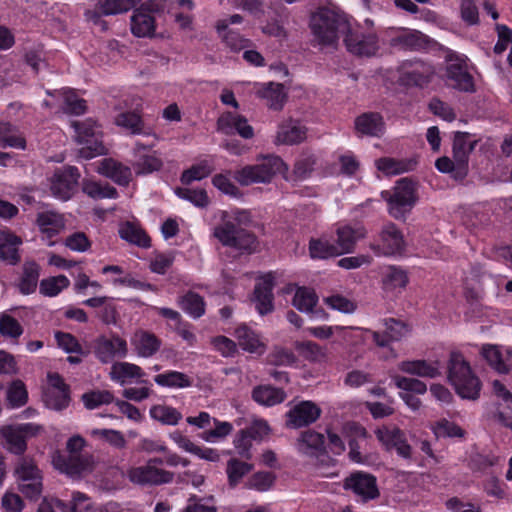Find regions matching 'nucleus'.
I'll return each instance as SVG.
<instances>
[{
	"mask_svg": "<svg viewBox=\"0 0 512 512\" xmlns=\"http://www.w3.org/2000/svg\"><path fill=\"white\" fill-rule=\"evenodd\" d=\"M381 196L388 204L389 214L404 219L417 202L416 184L409 178H401L392 192L382 191Z\"/></svg>",
	"mask_w": 512,
	"mask_h": 512,
	"instance_id": "5",
	"label": "nucleus"
},
{
	"mask_svg": "<svg viewBox=\"0 0 512 512\" xmlns=\"http://www.w3.org/2000/svg\"><path fill=\"white\" fill-rule=\"evenodd\" d=\"M28 393L21 380L14 381L7 391V400L12 407H21L26 404Z\"/></svg>",
	"mask_w": 512,
	"mask_h": 512,
	"instance_id": "63",
	"label": "nucleus"
},
{
	"mask_svg": "<svg viewBox=\"0 0 512 512\" xmlns=\"http://www.w3.org/2000/svg\"><path fill=\"white\" fill-rule=\"evenodd\" d=\"M217 129L226 135L237 133L245 139H251L254 136L253 127L248 124L247 119L232 112H225L218 118Z\"/></svg>",
	"mask_w": 512,
	"mask_h": 512,
	"instance_id": "21",
	"label": "nucleus"
},
{
	"mask_svg": "<svg viewBox=\"0 0 512 512\" xmlns=\"http://www.w3.org/2000/svg\"><path fill=\"white\" fill-rule=\"evenodd\" d=\"M154 143L137 142L134 147L135 160L132 167L136 175H147L161 169L163 162L155 151H150Z\"/></svg>",
	"mask_w": 512,
	"mask_h": 512,
	"instance_id": "17",
	"label": "nucleus"
},
{
	"mask_svg": "<svg viewBox=\"0 0 512 512\" xmlns=\"http://www.w3.org/2000/svg\"><path fill=\"white\" fill-rule=\"evenodd\" d=\"M144 375L145 373L140 366L129 362L114 363L110 371L111 379L121 384H124L126 379L141 378Z\"/></svg>",
	"mask_w": 512,
	"mask_h": 512,
	"instance_id": "40",
	"label": "nucleus"
},
{
	"mask_svg": "<svg viewBox=\"0 0 512 512\" xmlns=\"http://www.w3.org/2000/svg\"><path fill=\"white\" fill-rule=\"evenodd\" d=\"M253 465L241 461L237 458H231L227 462L226 473L231 487H235L242 478L252 471Z\"/></svg>",
	"mask_w": 512,
	"mask_h": 512,
	"instance_id": "51",
	"label": "nucleus"
},
{
	"mask_svg": "<svg viewBox=\"0 0 512 512\" xmlns=\"http://www.w3.org/2000/svg\"><path fill=\"white\" fill-rule=\"evenodd\" d=\"M435 74L433 66L422 61H416L413 70L408 72V79L416 86H424L431 81Z\"/></svg>",
	"mask_w": 512,
	"mask_h": 512,
	"instance_id": "55",
	"label": "nucleus"
},
{
	"mask_svg": "<svg viewBox=\"0 0 512 512\" xmlns=\"http://www.w3.org/2000/svg\"><path fill=\"white\" fill-rule=\"evenodd\" d=\"M322 409L313 401L302 400L290 404L286 412L285 425L290 429H300L315 423L321 416Z\"/></svg>",
	"mask_w": 512,
	"mask_h": 512,
	"instance_id": "11",
	"label": "nucleus"
},
{
	"mask_svg": "<svg viewBox=\"0 0 512 512\" xmlns=\"http://www.w3.org/2000/svg\"><path fill=\"white\" fill-rule=\"evenodd\" d=\"M120 237L132 244L139 247L148 248L150 247V238L140 227L126 223L119 230Z\"/></svg>",
	"mask_w": 512,
	"mask_h": 512,
	"instance_id": "48",
	"label": "nucleus"
},
{
	"mask_svg": "<svg viewBox=\"0 0 512 512\" xmlns=\"http://www.w3.org/2000/svg\"><path fill=\"white\" fill-rule=\"evenodd\" d=\"M367 231L362 225L340 226L336 230V248L340 255L351 253L354 251L358 240L365 238Z\"/></svg>",
	"mask_w": 512,
	"mask_h": 512,
	"instance_id": "23",
	"label": "nucleus"
},
{
	"mask_svg": "<svg viewBox=\"0 0 512 512\" xmlns=\"http://www.w3.org/2000/svg\"><path fill=\"white\" fill-rule=\"evenodd\" d=\"M131 344L138 356L149 358L158 352L161 340L154 333L140 329L134 333Z\"/></svg>",
	"mask_w": 512,
	"mask_h": 512,
	"instance_id": "27",
	"label": "nucleus"
},
{
	"mask_svg": "<svg viewBox=\"0 0 512 512\" xmlns=\"http://www.w3.org/2000/svg\"><path fill=\"white\" fill-rule=\"evenodd\" d=\"M21 244L22 240L20 237L11 233H4L2 241L0 242V259L10 264L19 262L20 256L18 254V247Z\"/></svg>",
	"mask_w": 512,
	"mask_h": 512,
	"instance_id": "41",
	"label": "nucleus"
},
{
	"mask_svg": "<svg viewBox=\"0 0 512 512\" xmlns=\"http://www.w3.org/2000/svg\"><path fill=\"white\" fill-rule=\"evenodd\" d=\"M287 398L282 388L271 385H258L252 390V399L260 405L271 407L281 404Z\"/></svg>",
	"mask_w": 512,
	"mask_h": 512,
	"instance_id": "30",
	"label": "nucleus"
},
{
	"mask_svg": "<svg viewBox=\"0 0 512 512\" xmlns=\"http://www.w3.org/2000/svg\"><path fill=\"white\" fill-rule=\"evenodd\" d=\"M91 435L94 437L101 438L108 442L111 446L117 449H123L126 447V439L122 432L113 429H94L91 431Z\"/></svg>",
	"mask_w": 512,
	"mask_h": 512,
	"instance_id": "62",
	"label": "nucleus"
},
{
	"mask_svg": "<svg viewBox=\"0 0 512 512\" xmlns=\"http://www.w3.org/2000/svg\"><path fill=\"white\" fill-rule=\"evenodd\" d=\"M262 97L267 100L270 109L281 110L286 101L284 86L280 83H269L262 90Z\"/></svg>",
	"mask_w": 512,
	"mask_h": 512,
	"instance_id": "49",
	"label": "nucleus"
},
{
	"mask_svg": "<svg viewBox=\"0 0 512 512\" xmlns=\"http://www.w3.org/2000/svg\"><path fill=\"white\" fill-rule=\"evenodd\" d=\"M445 84L460 92L473 93L476 91L474 78L468 70L464 59L459 57L449 58L443 75Z\"/></svg>",
	"mask_w": 512,
	"mask_h": 512,
	"instance_id": "7",
	"label": "nucleus"
},
{
	"mask_svg": "<svg viewBox=\"0 0 512 512\" xmlns=\"http://www.w3.org/2000/svg\"><path fill=\"white\" fill-rule=\"evenodd\" d=\"M40 275V267L35 262H26L23 265V274L19 282V290L23 294H31L36 290Z\"/></svg>",
	"mask_w": 512,
	"mask_h": 512,
	"instance_id": "44",
	"label": "nucleus"
},
{
	"mask_svg": "<svg viewBox=\"0 0 512 512\" xmlns=\"http://www.w3.org/2000/svg\"><path fill=\"white\" fill-rule=\"evenodd\" d=\"M72 127L76 132L77 142L83 145L79 150L81 157L92 159L106 154V148L102 141V132L95 121L92 119L74 121Z\"/></svg>",
	"mask_w": 512,
	"mask_h": 512,
	"instance_id": "6",
	"label": "nucleus"
},
{
	"mask_svg": "<svg viewBox=\"0 0 512 512\" xmlns=\"http://www.w3.org/2000/svg\"><path fill=\"white\" fill-rule=\"evenodd\" d=\"M307 128L297 120H286L282 122L275 137L277 145H295L306 139Z\"/></svg>",
	"mask_w": 512,
	"mask_h": 512,
	"instance_id": "25",
	"label": "nucleus"
},
{
	"mask_svg": "<svg viewBox=\"0 0 512 512\" xmlns=\"http://www.w3.org/2000/svg\"><path fill=\"white\" fill-rule=\"evenodd\" d=\"M69 284V279L64 275L43 279L40 282V293L45 296L53 297L58 295L64 288H67Z\"/></svg>",
	"mask_w": 512,
	"mask_h": 512,
	"instance_id": "56",
	"label": "nucleus"
},
{
	"mask_svg": "<svg viewBox=\"0 0 512 512\" xmlns=\"http://www.w3.org/2000/svg\"><path fill=\"white\" fill-rule=\"evenodd\" d=\"M344 43L347 50L358 56H372L378 51V37L374 33L349 32L344 34Z\"/></svg>",
	"mask_w": 512,
	"mask_h": 512,
	"instance_id": "18",
	"label": "nucleus"
},
{
	"mask_svg": "<svg viewBox=\"0 0 512 512\" xmlns=\"http://www.w3.org/2000/svg\"><path fill=\"white\" fill-rule=\"evenodd\" d=\"M157 9V5L152 1L145 3L133 12L131 31L136 37H151L154 34L155 18L151 12Z\"/></svg>",
	"mask_w": 512,
	"mask_h": 512,
	"instance_id": "19",
	"label": "nucleus"
},
{
	"mask_svg": "<svg viewBox=\"0 0 512 512\" xmlns=\"http://www.w3.org/2000/svg\"><path fill=\"white\" fill-rule=\"evenodd\" d=\"M0 147L26 149V140L24 136L10 123H0Z\"/></svg>",
	"mask_w": 512,
	"mask_h": 512,
	"instance_id": "39",
	"label": "nucleus"
},
{
	"mask_svg": "<svg viewBox=\"0 0 512 512\" xmlns=\"http://www.w3.org/2000/svg\"><path fill=\"white\" fill-rule=\"evenodd\" d=\"M157 385L168 388H187L192 385V379L179 371H166L154 377Z\"/></svg>",
	"mask_w": 512,
	"mask_h": 512,
	"instance_id": "43",
	"label": "nucleus"
},
{
	"mask_svg": "<svg viewBox=\"0 0 512 512\" xmlns=\"http://www.w3.org/2000/svg\"><path fill=\"white\" fill-rule=\"evenodd\" d=\"M287 170V165L279 156L268 155L256 164L236 170L233 177L240 185L249 186L254 183H269L275 175Z\"/></svg>",
	"mask_w": 512,
	"mask_h": 512,
	"instance_id": "4",
	"label": "nucleus"
},
{
	"mask_svg": "<svg viewBox=\"0 0 512 512\" xmlns=\"http://www.w3.org/2000/svg\"><path fill=\"white\" fill-rule=\"evenodd\" d=\"M213 171V168L208 161L203 160L200 163L191 166L185 170L181 175V182L185 185L190 184L193 181H199L209 176Z\"/></svg>",
	"mask_w": 512,
	"mask_h": 512,
	"instance_id": "57",
	"label": "nucleus"
},
{
	"mask_svg": "<svg viewBox=\"0 0 512 512\" xmlns=\"http://www.w3.org/2000/svg\"><path fill=\"white\" fill-rule=\"evenodd\" d=\"M239 346L249 353H263L264 344L260 341L258 335L249 327L242 325L235 330Z\"/></svg>",
	"mask_w": 512,
	"mask_h": 512,
	"instance_id": "35",
	"label": "nucleus"
},
{
	"mask_svg": "<svg viewBox=\"0 0 512 512\" xmlns=\"http://www.w3.org/2000/svg\"><path fill=\"white\" fill-rule=\"evenodd\" d=\"M251 222L250 213L236 210L223 212L221 222L213 229V236L223 245L238 251L240 254H252L257 250L258 240L255 234L247 229Z\"/></svg>",
	"mask_w": 512,
	"mask_h": 512,
	"instance_id": "1",
	"label": "nucleus"
},
{
	"mask_svg": "<svg viewBox=\"0 0 512 512\" xmlns=\"http://www.w3.org/2000/svg\"><path fill=\"white\" fill-rule=\"evenodd\" d=\"M405 247L404 236L392 222L384 224L378 234V242L370 243L369 248L377 256L400 254Z\"/></svg>",
	"mask_w": 512,
	"mask_h": 512,
	"instance_id": "8",
	"label": "nucleus"
},
{
	"mask_svg": "<svg viewBox=\"0 0 512 512\" xmlns=\"http://www.w3.org/2000/svg\"><path fill=\"white\" fill-rule=\"evenodd\" d=\"M447 378L462 398L475 400L479 397L481 383L462 354L458 352L450 354Z\"/></svg>",
	"mask_w": 512,
	"mask_h": 512,
	"instance_id": "3",
	"label": "nucleus"
},
{
	"mask_svg": "<svg viewBox=\"0 0 512 512\" xmlns=\"http://www.w3.org/2000/svg\"><path fill=\"white\" fill-rule=\"evenodd\" d=\"M82 401L87 409L92 410L101 405L114 402V396L108 390H95L84 393L82 395Z\"/></svg>",
	"mask_w": 512,
	"mask_h": 512,
	"instance_id": "58",
	"label": "nucleus"
},
{
	"mask_svg": "<svg viewBox=\"0 0 512 512\" xmlns=\"http://www.w3.org/2000/svg\"><path fill=\"white\" fill-rule=\"evenodd\" d=\"M50 96L60 95L64 101L63 110L66 113L80 115L86 111V101L79 98L72 90L55 91L51 93L47 91Z\"/></svg>",
	"mask_w": 512,
	"mask_h": 512,
	"instance_id": "46",
	"label": "nucleus"
},
{
	"mask_svg": "<svg viewBox=\"0 0 512 512\" xmlns=\"http://www.w3.org/2000/svg\"><path fill=\"white\" fill-rule=\"evenodd\" d=\"M296 360L291 350L282 347H275L267 356V363L273 366H291Z\"/></svg>",
	"mask_w": 512,
	"mask_h": 512,
	"instance_id": "59",
	"label": "nucleus"
},
{
	"mask_svg": "<svg viewBox=\"0 0 512 512\" xmlns=\"http://www.w3.org/2000/svg\"><path fill=\"white\" fill-rule=\"evenodd\" d=\"M309 255L312 259L325 260L340 256L335 243L326 238H311L309 241Z\"/></svg>",
	"mask_w": 512,
	"mask_h": 512,
	"instance_id": "38",
	"label": "nucleus"
},
{
	"mask_svg": "<svg viewBox=\"0 0 512 512\" xmlns=\"http://www.w3.org/2000/svg\"><path fill=\"white\" fill-rule=\"evenodd\" d=\"M36 223L40 231L48 238L57 235L64 228L62 215L53 211L38 213Z\"/></svg>",
	"mask_w": 512,
	"mask_h": 512,
	"instance_id": "33",
	"label": "nucleus"
},
{
	"mask_svg": "<svg viewBox=\"0 0 512 512\" xmlns=\"http://www.w3.org/2000/svg\"><path fill=\"white\" fill-rule=\"evenodd\" d=\"M82 191L93 199H115L118 197L116 188L108 184L102 185L95 181H84Z\"/></svg>",
	"mask_w": 512,
	"mask_h": 512,
	"instance_id": "52",
	"label": "nucleus"
},
{
	"mask_svg": "<svg viewBox=\"0 0 512 512\" xmlns=\"http://www.w3.org/2000/svg\"><path fill=\"white\" fill-rule=\"evenodd\" d=\"M70 402L69 391L65 390H47L45 393V404L53 410H63Z\"/></svg>",
	"mask_w": 512,
	"mask_h": 512,
	"instance_id": "60",
	"label": "nucleus"
},
{
	"mask_svg": "<svg viewBox=\"0 0 512 512\" xmlns=\"http://www.w3.org/2000/svg\"><path fill=\"white\" fill-rule=\"evenodd\" d=\"M324 435L313 430H307L301 433L298 440L299 450L305 454H316L324 449Z\"/></svg>",
	"mask_w": 512,
	"mask_h": 512,
	"instance_id": "42",
	"label": "nucleus"
},
{
	"mask_svg": "<svg viewBox=\"0 0 512 512\" xmlns=\"http://www.w3.org/2000/svg\"><path fill=\"white\" fill-rule=\"evenodd\" d=\"M318 302V296L313 289L300 287L296 290L292 303L300 312L311 313Z\"/></svg>",
	"mask_w": 512,
	"mask_h": 512,
	"instance_id": "45",
	"label": "nucleus"
},
{
	"mask_svg": "<svg viewBox=\"0 0 512 512\" xmlns=\"http://www.w3.org/2000/svg\"><path fill=\"white\" fill-rule=\"evenodd\" d=\"M343 487L350 490L363 503L377 499L380 492L374 475L365 472H354L345 480Z\"/></svg>",
	"mask_w": 512,
	"mask_h": 512,
	"instance_id": "13",
	"label": "nucleus"
},
{
	"mask_svg": "<svg viewBox=\"0 0 512 512\" xmlns=\"http://www.w3.org/2000/svg\"><path fill=\"white\" fill-rule=\"evenodd\" d=\"M398 369L410 375L422 378H436L441 375L439 363L437 361L428 362L426 360H406L398 364Z\"/></svg>",
	"mask_w": 512,
	"mask_h": 512,
	"instance_id": "28",
	"label": "nucleus"
},
{
	"mask_svg": "<svg viewBox=\"0 0 512 512\" xmlns=\"http://www.w3.org/2000/svg\"><path fill=\"white\" fill-rule=\"evenodd\" d=\"M379 442L387 451L395 449L397 454L404 459L412 458V447L408 444L405 433L396 426H382L375 431Z\"/></svg>",
	"mask_w": 512,
	"mask_h": 512,
	"instance_id": "14",
	"label": "nucleus"
},
{
	"mask_svg": "<svg viewBox=\"0 0 512 512\" xmlns=\"http://www.w3.org/2000/svg\"><path fill=\"white\" fill-rule=\"evenodd\" d=\"M179 307L194 319H198L205 313V301L199 294L189 291L177 300Z\"/></svg>",
	"mask_w": 512,
	"mask_h": 512,
	"instance_id": "36",
	"label": "nucleus"
},
{
	"mask_svg": "<svg viewBox=\"0 0 512 512\" xmlns=\"http://www.w3.org/2000/svg\"><path fill=\"white\" fill-rule=\"evenodd\" d=\"M418 164L417 158L396 159L391 157H382L375 161L379 171L385 175H398L413 171Z\"/></svg>",
	"mask_w": 512,
	"mask_h": 512,
	"instance_id": "29",
	"label": "nucleus"
},
{
	"mask_svg": "<svg viewBox=\"0 0 512 512\" xmlns=\"http://www.w3.org/2000/svg\"><path fill=\"white\" fill-rule=\"evenodd\" d=\"M274 276L268 273L261 277L260 281L255 285L254 301L256 309L261 315H266L273 311V290Z\"/></svg>",
	"mask_w": 512,
	"mask_h": 512,
	"instance_id": "24",
	"label": "nucleus"
},
{
	"mask_svg": "<svg viewBox=\"0 0 512 512\" xmlns=\"http://www.w3.org/2000/svg\"><path fill=\"white\" fill-rule=\"evenodd\" d=\"M408 281L407 272L396 266H388L382 277L383 288L386 291L404 289L407 286Z\"/></svg>",
	"mask_w": 512,
	"mask_h": 512,
	"instance_id": "37",
	"label": "nucleus"
},
{
	"mask_svg": "<svg viewBox=\"0 0 512 512\" xmlns=\"http://www.w3.org/2000/svg\"><path fill=\"white\" fill-rule=\"evenodd\" d=\"M389 45L404 51H420L429 45V38L422 32L404 27H391L386 31Z\"/></svg>",
	"mask_w": 512,
	"mask_h": 512,
	"instance_id": "10",
	"label": "nucleus"
},
{
	"mask_svg": "<svg viewBox=\"0 0 512 512\" xmlns=\"http://www.w3.org/2000/svg\"><path fill=\"white\" fill-rule=\"evenodd\" d=\"M43 427L36 423H23L1 428L7 449L14 454H23L27 448L26 439L38 435Z\"/></svg>",
	"mask_w": 512,
	"mask_h": 512,
	"instance_id": "9",
	"label": "nucleus"
},
{
	"mask_svg": "<svg viewBox=\"0 0 512 512\" xmlns=\"http://www.w3.org/2000/svg\"><path fill=\"white\" fill-rule=\"evenodd\" d=\"M295 349L302 357L311 362H321L326 359V348L313 341H301L295 343Z\"/></svg>",
	"mask_w": 512,
	"mask_h": 512,
	"instance_id": "50",
	"label": "nucleus"
},
{
	"mask_svg": "<svg viewBox=\"0 0 512 512\" xmlns=\"http://www.w3.org/2000/svg\"><path fill=\"white\" fill-rule=\"evenodd\" d=\"M80 173L76 167L68 166L57 171L51 180V191L55 197L68 200L75 193Z\"/></svg>",
	"mask_w": 512,
	"mask_h": 512,
	"instance_id": "15",
	"label": "nucleus"
},
{
	"mask_svg": "<svg viewBox=\"0 0 512 512\" xmlns=\"http://www.w3.org/2000/svg\"><path fill=\"white\" fill-rule=\"evenodd\" d=\"M481 354L489 366L498 373L506 374L512 370V355L508 354L504 358L498 346L486 344L482 347Z\"/></svg>",
	"mask_w": 512,
	"mask_h": 512,
	"instance_id": "32",
	"label": "nucleus"
},
{
	"mask_svg": "<svg viewBox=\"0 0 512 512\" xmlns=\"http://www.w3.org/2000/svg\"><path fill=\"white\" fill-rule=\"evenodd\" d=\"M316 158L314 155H302L294 164L293 174L296 179L308 178L314 170Z\"/></svg>",
	"mask_w": 512,
	"mask_h": 512,
	"instance_id": "64",
	"label": "nucleus"
},
{
	"mask_svg": "<svg viewBox=\"0 0 512 512\" xmlns=\"http://www.w3.org/2000/svg\"><path fill=\"white\" fill-rule=\"evenodd\" d=\"M355 129L361 135L378 137L384 131L383 118L379 113H364L355 119Z\"/></svg>",
	"mask_w": 512,
	"mask_h": 512,
	"instance_id": "31",
	"label": "nucleus"
},
{
	"mask_svg": "<svg viewBox=\"0 0 512 512\" xmlns=\"http://www.w3.org/2000/svg\"><path fill=\"white\" fill-rule=\"evenodd\" d=\"M396 387L407 391V392H413L416 394H425L427 391L426 384L416 378H408L400 375H393L391 376Z\"/></svg>",
	"mask_w": 512,
	"mask_h": 512,
	"instance_id": "61",
	"label": "nucleus"
},
{
	"mask_svg": "<svg viewBox=\"0 0 512 512\" xmlns=\"http://www.w3.org/2000/svg\"><path fill=\"white\" fill-rule=\"evenodd\" d=\"M56 469L69 476L75 477L91 470V458L82 454H57L53 458Z\"/></svg>",
	"mask_w": 512,
	"mask_h": 512,
	"instance_id": "22",
	"label": "nucleus"
},
{
	"mask_svg": "<svg viewBox=\"0 0 512 512\" xmlns=\"http://www.w3.org/2000/svg\"><path fill=\"white\" fill-rule=\"evenodd\" d=\"M94 353L101 363H111L116 357H126L128 353L127 342L119 336H113L112 338L100 336L95 340Z\"/></svg>",
	"mask_w": 512,
	"mask_h": 512,
	"instance_id": "16",
	"label": "nucleus"
},
{
	"mask_svg": "<svg viewBox=\"0 0 512 512\" xmlns=\"http://www.w3.org/2000/svg\"><path fill=\"white\" fill-rule=\"evenodd\" d=\"M150 416L163 425H177L182 414L174 407L167 405H154L150 409Z\"/></svg>",
	"mask_w": 512,
	"mask_h": 512,
	"instance_id": "47",
	"label": "nucleus"
},
{
	"mask_svg": "<svg viewBox=\"0 0 512 512\" xmlns=\"http://www.w3.org/2000/svg\"><path fill=\"white\" fill-rule=\"evenodd\" d=\"M115 124L125 128L131 134L153 135L157 139L156 134L149 127H145L141 117L135 112H124L115 118Z\"/></svg>",
	"mask_w": 512,
	"mask_h": 512,
	"instance_id": "34",
	"label": "nucleus"
},
{
	"mask_svg": "<svg viewBox=\"0 0 512 512\" xmlns=\"http://www.w3.org/2000/svg\"><path fill=\"white\" fill-rule=\"evenodd\" d=\"M15 475L17 477V481H22L23 479L37 481L38 479L43 478L41 471L38 469L34 461L27 457H23L18 460L15 467Z\"/></svg>",
	"mask_w": 512,
	"mask_h": 512,
	"instance_id": "53",
	"label": "nucleus"
},
{
	"mask_svg": "<svg viewBox=\"0 0 512 512\" xmlns=\"http://www.w3.org/2000/svg\"><path fill=\"white\" fill-rule=\"evenodd\" d=\"M126 475L130 482L141 486H158L168 484L174 479L173 472L151 464L131 467L127 470Z\"/></svg>",
	"mask_w": 512,
	"mask_h": 512,
	"instance_id": "12",
	"label": "nucleus"
},
{
	"mask_svg": "<svg viewBox=\"0 0 512 512\" xmlns=\"http://www.w3.org/2000/svg\"><path fill=\"white\" fill-rule=\"evenodd\" d=\"M309 28L318 45L336 47L340 37L349 32V21L344 15L321 7L311 14Z\"/></svg>",
	"mask_w": 512,
	"mask_h": 512,
	"instance_id": "2",
	"label": "nucleus"
},
{
	"mask_svg": "<svg viewBox=\"0 0 512 512\" xmlns=\"http://www.w3.org/2000/svg\"><path fill=\"white\" fill-rule=\"evenodd\" d=\"M140 0H99L98 7L104 15L124 13L135 7Z\"/></svg>",
	"mask_w": 512,
	"mask_h": 512,
	"instance_id": "54",
	"label": "nucleus"
},
{
	"mask_svg": "<svg viewBox=\"0 0 512 512\" xmlns=\"http://www.w3.org/2000/svg\"><path fill=\"white\" fill-rule=\"evenodd\" d=\"M470 152L453 150V160L444 156L436 160L435 166L442 173H451L456 180H463L468 174Z\"/></svg>",
	"mask_w": 512,
	"mask_h": 512,
	"instance_id": "20",
	"label": "nucleus"
},
{
	"mask_svg": "<svg viewBox=\"0 0 512 512\" xmlns=\"http://www.w3.org/2000/svg\"><path fill=\"white\" fill-rule=\"evenodd\" d=\"M97 172L121 186H127L132 179L131 168L112 158L103 159Z\"/></svg>",
	"mask_w": 512,
	"mask_h": 512,
	"instance_id": "26",
	"label": "nucleus"
}]
</instances>
